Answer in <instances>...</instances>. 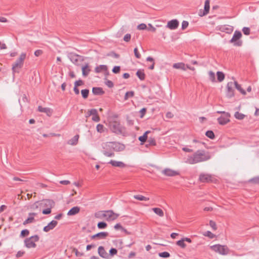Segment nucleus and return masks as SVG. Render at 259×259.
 Returning a JSON list of instances; mask_svg holds the SVG:
<instances>
[{
    "label": "nucleus",
    "instance_id": "nucleus-1",
    "mask_svg": "<svg viewBox=\"0 0 259 259\" xmlns=\"http://www.w3.org/2000/svg\"><path fill=\"white\" fill-rule=\"evenodd\" d=\"M211 158L209 153L204 150H199L195 152L192 156H189L186 162L193 164L197 163L207 161Z\"/></svg>",
    "mask_w": 259,
    "mask_h": 259
},
{
    "label": "nucleus",
    "instance_id": "nucleus-2",
    "mask_svg": "<svg viewBox=\"0 0 259 259\" xmlns=\"http://www.w3.org/2000/svg\"><path fill=\"white\" fill-rule=\"evenodd\" d=\"M109 126L110 130L114 133L120 135L122 134L124 128L120 124V122L116 120L109 122Z\"/></svg>",
    "mask_w": 259,
    "mask_h": 259
},
{
    "label": "nucleus",
    "instance_id": "nucleus-3",
    "mask_svg": "<svg viewBox=\"0 0 259 259\" xmlns=\"http://www.w3.org/2000/svg\"><path fill=\"white\" fill-rule=\"evenodd\" d=\"M26 53L21 54L19 58L16 60L15 63L12 66V70L13 73H19L20 69L22 67L24 61L26 58Z\"/></svg>",
    "mask_w": 259,
    "mask_h": 259
},
{
    "label": "nucleus",
    "instance_id": "nucleus-4",
    "mask_svg": "<svg viewBox=\"0 0 259 259\" xmlns=\"http://www.w3.org/2000/svg\"><path fill=\"white\" fill-rule=\"evenodd\" d=\"M112 145V142H105L102 144V153L105 156L110 157L114 156L115 154L113 152L114 148Z\"/></svg>",
    "mask_w": 259,
    "mask_h": 259
},
{
    "label": "nucleus",
    "instance_id": "nucleus-5",
    "mask_svg": "<svg viewBox=\"0 0 259 259\" xmlns=\"http://www.w3.org/2000/svg\"><path fill=\"white\" fill-rule=\"evenodd\" d=\"M210 248L214 251L220 253V254L225 255L229 253V249L226 245H222L220 244H215L210 246Z\"/></svg>",
    "mask_w": 259,
    "mask_h": 259
},
{
    "label": "nucleus",
    "instance_id": "nucleus-6",
    "mask_svg": "<svg viewBox=\"0 0 259 259\" xmlns=\"http://www.w3.org/2000/svg\"><path fill=\"white\" fill-rule=\"evenodd\" d=\"M39 237L37 235L31 236L29 238H26L24 240L25 246L28 248H35L36 246L35 242L39 240Z\"/></svg>",
    "mask_w": 259,
    "mask_h": 259
},
{
    "label": "nucleus",
    "instance_id": "nucleus-7",
    "mask_svg": "<svg viewBox=\"0 0 259 259\" xmlns=\"http://www.w3.org/2000/svg\"><path fill=\"white\" fill-rule=\"evenodd\" d=\"M41 204L44 206H48L49 208L44 209L42 213L44 214H48L51 212V208L55 205V202L51 199H45L42 200Z\"/></svg>",
    "mask_w": 259,
    "mask_h": 259
},
{
    "label": "nucleus",
    "instance_id": "nucleus-8",
    "mask_svg": "<svg viewBox=\"0 0 259 259\" xmlns=\"http://www.w3.org/2000/svg\"><path fill=\"white\" fill-rule=\"evenodd\" d=\"M241 37V32L240 31L236 30L229 42L233 43L234 46H241L242 44V41L240 40Z\"/></svg>",
    "mask_w": 259,
    "mask_h": 259
},
{
    "label": "nucleus",
    "instance_id": "nucleus-9",
    "mask_svg": "<svg viewBox=\"0 0 259 259\" xmlns=\"http://www.w3.org/2000/svg\"><path fill=\"white\" fill-rule=\"evenodd\" d=\"M68 57L70 61L76 65H79L80 63L83 61L82 56L74 53H70Z\"/></svg>",
    "mask_w": 259,
    "mask_h": 259
},
{
    "label": "nucleus",
    "instance_id": "nucleus-10",
    "mask_svg": "<svg viewBox=\"0 0 259 259\" xmlns=\"http://www.w3.org/2000/svg\"><path fill=\"white\" fill-rule=\"evenodd\" d=\"M118 217L119 214L114 213L112 210L106 211V220L107 221L115 220Z\"/></svg>",
    "mask_w": 259,
    "mask_h": 259
},
{
    "label": "nucleus",
    "instance_id": "nucleus-11",
    "mask_svg": "<svg viewBox=\"0 0 259 259\" xmlns=\"http://www.w3.org/2000/svg\"><path fill=\"white\" fill-rule=\"evenodd\" d=\"M234 83L233 82H229L227 84V96L230 98L234 96V89H233Z\"/></svg>",
    "mask_w": 259,
    "mask_h": 259
},
{
    "label": "nucleus",
    "instance_id": "nucleus-12",
    "mask_svg": "<svg viewBox=\"0 0 259 259\" xmlns=\"http://www.w3.org/2000/svg\"><path fill=\"white\" fill-rule=\"evenodd\" d=\"M199 180L201 183H209L212 182V177L211 175L202 173L199 175Z\"/></svg>",
    "mask_w": 259,
    "mask_h": 259
},
{
    "label": "nucleus",
    "instance_id": "nucleus-13",
    "mask_svg": "<svg viewBox=\"0 0 259 259\" xmlns=\"http://www.w3.org/2000/svg\"><path fill=\"white\" fill-rule=\"evenodd\" d=\"M209 0H206L205 1L204 10L202 11L201 10H200L199 12V15L202 17L207 15L209 13Z\"/></svg>",
    "mask_w": 259,
    "mask_h": 259
},
{
    "label": "nucleus",
    "instance_id": "nucleus-14",
    "mask_svg": "<svg viewBox=\"0 0 259 259\" xmlns=\"http://www.w3.org/2000/svg\"><path fill=\"white\" fill-rule=\"evenodd\" d=\"M179 24L177 19H173L168 22L166 27L171 30H174L178 28Z\"/></svg>",
    "mask_w": 259,
    "mask_h": 259
},
{
    "label": "nucleus",
    "instance_id": "nucleus-15",
    "mask_svg": "<svg viewBox=\"0 0 259 259\" xmlns=\"http://www.w3.org/2000/svg\"><path fill=\"white\" fill-rule=\"evenodd\" d=\"M230 117V114L227 113L225 116H222L218 118V121L219 124L221 125H225L230 121L229 117Z\"/></svg>",
    "mask_w": 259,
    "mask_h": 259
},
{
    "label": "nucleus",
    "instance_id": "nucleus-16",
    "mask_svg": "<svg viewBox=\"0 0 259 259\" xmlns=\"http://www.w3.org/2000/svg\"><path fill=\"white\" fill-rule=\"evenodd\" d=\"M162 173L168 177H173L179 175V172L169 168H165L162 171Z\"/></svg>",
    "mask_w": 259,
    "mask_h": 259
},
{
    "label": "nucleus",
    "instance_id": "nucleus-17",
    "mask_svg": "<svg viewBox=\"0 0 259 259\" xmlns=\"http://www.w3.org/2000/svg\"><path fill=\"white\" fill-rule=\"evenodd\" d=\"M58 224L56 221H52L47 226L44 227L43 231L46 232H48L51 230H53Z\"/></svg>",
    "mask_w": 259,
    "mask_h": 259
},
{
    "label": "nucleus",
    "instance_id": "nucleus-18",
    "mask_svg": "<svg viewBox=\"0 0 259 259\" xmlns=\"http://www.w3.org/2000/svg\"><path fill=\"white\" fill-rule=\"evenodd\" d=\"M109 234L107 232H102L97 233L91 236L92 239L98 238V239H103L106 238L108 236Z\"/></svg>",
    "mask_w": 259,
    "mask_h": 259
},
{
    "label": "nucleus",
    "instance_id": "nucleus-19",
    "mask_svg": "<svg viewBox=\"0 0 259 259\" xmlns=\"http://www.w3.org/2000/svg\"><path fill=\"white\" fill-rule=\"evenodd\" d=\"M98 252L99 255L101 257H102L103 258H108L109 255H108V253L105 251L103 246H99L98 248Z\"/></svg>",
    "mask_w": 259,
    "mask_h": 259
},
{
    "label": "nucleus",
    "instance_id": "nucleus-20",
    "mask_svg": "<svg viewBox=\"0 0 259 259\" xmlns=\"http://www.w3.org/2000/svg\"><path fill=\"white\" fill-rule=\"evenodd\" d=\"M113 148V152H114V151H120L124 149V146L123 145L119 143H116V142H112V145Z\"/></svg>",
    "mask_w": 259,
    "mask_h": 259
},
{
    "label": "nucleus",
    "instance_id": "nucleus-21",
    "mask_svg": "<svg viewBox=\"0 0 259 259\" xmlns=\"http://www.w3.org/2000/svg\"><path fill=\"white\" fill-rule=\"evenodd\" d=\"M38 110L40 112H44L47 114L49 116H50L52 114V110L50 108L42 107L41 106L38 107Z\"/></svg>",
    "mask_w": 259,
    "mask_h": 259
},
{
    "label": "nucleus",
    "instance_id": "nucleus-22",
    "mask_svg": "<svg viewBox=\"0 0 259 259\" xmlns=\"http://www.w3.org/2000/svg\"><path fill=\"white\" fill-rule=\"evenodd\" d=\"M109 163L111 164L113 166L115 167H119L121 168H123L125 167L126 165L121 161H117L113 160H111Z\"/></svg>",
    "mask_w": 259,
    "mask_h": 259
},
{
    "label": "nucleus",
    "instance_id": "nucleus-23",
    "mask_svg": "<svg viewBox=\"0 0 259 259\" xmlns=\"http://www.w3.org/2000/svg\"><path fill=\"white\" fill-rule=\"evenodd\" d=\"M93 94L95 95H102L105 93L103 89L100 87H94L92 89Z\"/></svg>",
    "mask_w": 259,
    "mask_h": 259
},
{
    "label": "nucleus",
    "instance_id": "nucleus-24",
    "mask_svg": "<svg viewBox=\"0 0 259 259\" xmlns=\"http://www.w3.org/2000/svg\"><path fill=\"white\" fill-rule=\"evenodd\" d=\"M80 211V207L74 206L71 208L67 212L68 215H74L78 213Z\"/></svg>",
    "mask_w": 259,
    "mask_h": 259
},
{
    "label": "nucleus",
    "instance_id": "nucleus-25",
    "mask_svg": "<svg viewBox=\"0 0 259 259\" xmlns=\"http://www.w3.org/2000/svg\"><path fill=\"white\" fill-rule=\"evenodd\" d=\"M79 139V135H76L74 136L72 138L70 139L68 142L67 144L70 145H76L78 143Z\"/></svg>",
    "mask_w": 259,
    "mask_h": 259
},
{
    "label": "nucleus",
    "instance_id": "nucleus-26",
    "mask_svg": "<svg viewBox=\"0 0 259 259\" xmlns=\"http://www.w3.org/2000/svg\"><path fill=\"white\" fill-rule=\"evenodd\" d=\"M35 215V213H29V217L23 222V225L32 223L34 220V216Z\"/></svg>",
    "mask_w": 259,
    "mask_h": 259
},
{
    "label": "nucleus",
    "instance_id": "nucleus-27",
    "mask_svg": "<svg viewBox=\"0 0 259 259\" xmlns=\"http://www.w3.org/2000/svg\"><path fill=\"white\" fill-rule=\"evenodd\" d=\"M107 69V66L106 65H100L95 68V71L96 73H100L102 71H106Z\"/></svg>",
    "mask_w": 259,
    "mask_h": 259
},
{
    "label": "nucleus",
    "instance_id": "nucleus-28",
    "mask_svg": "<svg viewBox=\"0 0 259 259\" xmlns=\"http://www.w3.org/2000/svg\"><path fill=\"white\" fill-rule=\"evenodd\" d=\"M150 132L149 131H146L145 132V133L143 134V136H140L139 137V140L141 142V144H143L144 143L147 141L148 139V134L150 133Z\"/></svg>",
    "mask_w": 259,
    "mask_h": 259
},
{
    "label": "nucleus",
    "instance_id": "nucleus-29",
    "mask_svg": "<svg viewBox=\"0 0 259 259\" xmlns=\"http://www.w3.org/2000/svg\"><path fill=\"white\" fill-rule=\"evenodd\" d=\"M95 217L100 219H106V211H98L95 213Z\"/></svg>",
    "mask_w": 259,
    "mask_h": 259
},
{
    "label": "nucleus",
    "instance_id": "nucleus-30",
    "mask_svg": "<svg viewBox=\"0 0 259 259\" xmlns=\"http://www.w3.org/2000/svg\"><path fill=\"white\" fill-rule=\"evenodd\" d=\"M136 75L141 80H144L145 79V74L143 70H138Z\"/></svg>",
    "mask_w": 259,
    "mask_h": 259
},
{
    "label": "nucleus",
    "instance_id": "nucleus-31",
    "mask_svg": "<svg viewBox=\"0 0 259 259\" xmlns=\"http://www.w3.org/2000/svg\"><path fill=\"white\" fill-rule=\"evenodd\" d=\"M173 67L176 69H181L186 70L185 65L183 63H177L173 65Z\"/></svg>",
    "mask_w": 259,
    "mask_h": 259
},
{
    "label": "nucleus",
    "instance_id": "nucleus-32",
    "mask_svg": "<svg viewBox=\"0 0 259 259\" xmlns=\"http://www.w3.org/2000/svg\"><path fill=\"white\" fill-rule=\"evenodd\" d=\"M90 71V69L89 68L88 64H86L85 66L82 67V72L83 76H88Z\"/></svg>",
    "mask_w": 259,
    "mask_h": 259
},
{
    "label": "nucleus",
    "instance_id": "nucleus-33",
    "mask_svg": "<svg viewBox=\"0 0 259 259\" xmlns=\"http://www.w3.org/2000/svg\"><path fill=\"white\" fill-rule=\"evenodd\" d=\"M235 86L236 89L238 90L242 94L246 95V92L242 88L240 84H238L237 81H234L233 83Z\"/></svg>",
    "mask_w": 259,
    "mask_h": 259
},
{
    "label": "nucleus",
    "instance_id": "nucleus-34",
    "mask_svg": "<svg viewBox=\"0 0 259 259\" xmlns=\"http://www.w3.org/2000/svg\"><path fill=\"white\" fill-rule=\"evenodd\" d=\"M146 147H148L150 146H155L156 145V141L154 138H149L147 141Z\"/></svg>",
    "mask_w": 259,
    "mask_h": 259
},
{
    "label": "nucleus",
    "instance_id": "nucleus-35",
    "mask_svg": "<svg viewBox=\"0 0 259 259\" xmlns=\"http://www.w3.org/2000/svg\"><path fill=\"white\" fill-rule=\"evenodd\" d=\"M153 211L159 217H162L164 216V212L163 210L159 208H153Z\"/></svg>",
    "mask_w": 259,
    "mask_h": 259
},
{
    "label": "nucleus",
    "instance_id": "nucleus-36",
    "mask_svg": "<svg viewBox=\"0 0 259 259\" xmlns=\"http://www.w3.org/2000/svg\"><path fill=\"white\" fill-rule=\"evenodd\" d=\"M217 79L218 81L222 82L225 78V74L223 72L218 71L217 72Z\"/></svg>",
    "mask_w": 259,
    "mask_h": 259
},
{
    "label": "nucleus",
    "instance_id": "nucleus-37",
    "mask_svg": "<svg viewBox=\"0 0 259 259\" xmlns=\"http://www.w3.org/2000/svg\"><path fill=\"white\" fill-rule=\"evenodd\" d=\"M134 198L137 200L140 201H147L149 199V198L146 197L143 195H136L134 196Z\"/></svg>",
    "mask_w": 259,
    "mask_h": 259
},
{
    "label": "nucleus",
    "instance_id": "nucleus-38",
    "mask_svg": "<svg viewBox=\"0 0 259 259\" xmlns=\"http://www.w3.org/2000/svg\"><path fill=\"white\" fill-rule=\"evenodd\" d=\"M135 95V92L134 91H129L127 92L124 96V100H127L129 98H132L134 97Z\"/></svg>",
    "mask_w": 259,
    "mask_h": 259
},
{
    "label": "nucleus",
    "instance_id": "nucleus-39",
    "mask_svg": "<svg viewBox=\"0 0 259 259\" xmlns=\"http://www.w3.org/2000/svg\"><path fill=\"white\" fill-rule=\"evenodd\" d=\"M234 116L237 119L242 120L245 117V115L237 111L235 113Z\"/></svg>",
    "mask_w": 259,
    "mask_h": 259
},
{
    "label": "nucleus",
    "instance_id": "nucleus-40",
    "mask_svg": "<svg viewBox=\"0 0 259 259\" xmlns=\"http://www.w3.org/2000/svg\"><path fill=\"white\" fill-rule=\"evenodd\" d=\"M82 97L84 99H87L89 94V90L88 89H84L81 91Z\"/></svg>",
    "mask_w": 259,
    "mask_h": 259
},
{
    "label": "nucleus",
    "instance_id": "nucleus-41",
    "mask_svg": "<svg viewBox=\"0 0 259 259\" xmlns=\"http://www.w3.org/2000/svg\"><path fill=\"white\" fill-rule=\"evenodd\" d=\"M185 241L183 238L181 240L178 241L176 243L177 245L180 246L182 248H185L186 246V244L185 243Z\"/></svg>",
    "mask_w": 259,
    "mask_h": 259
},
{
    "label": "nucleus",
    "instance_id": "nucleus-42",
    "mask_svg": "<svg viewBox=\"0 0 259 259\" xmlns=\"http://www.w3.org/2000/svg\"><path fill=\"white\" fill-rule=\"evenodd\" d=\"M205 135L210 139H214L215 138L214 133L212 131H207L205 133Z\"/></svg>",
    "mask_w": 259,
    "mask_h": 259
},
{
    "label": "nucleus",
    "instance_id": "nucleus-43",
    "mask_svg": "<svg viewBox=\"0 0 259 259\" xmlns=\"http://www.w3.org/2000/svg\"><path fill=\"white\" fill-rule=\"evenodd\" d=\"M107 226V224L104 222H100L97 224V227L100 229H105Z\"/></svg>",
    "mask_w": 259,
    "mask_h": 259
},
{
    "label": "nucleus",
    "instance_id": "nucleus-44",
    "mask_svg": "<svg viewBox=\"0 0 259 259\" xmlns=\"http://www.w3.org/2000/svg\"><path fill=\"white\" fill-rule=\"evenodd\" d=\"M29 234V231L27 229H24L21 231L20 237L23 238L27 236Z\"/></svg>",
    "mask_w": 259,
    "mask_h": 259
},
{
    "label": "nucleus",
    "instance_id": "nucleus-45",
    "mask_svg": "<svg viewBox=\"0 0 259 259\" xmlns=\"http://www.w3.org/2000/svg\"><path fill=\"white\" fill-rule=\"evenodd\" d=\"M248 182L255 184H259V176L254 177L250 179Z\"/></svg>",
    "mask_w": 259,
    "mask_h": 259
},
{
    "label": "nucleus",
    "instance_id": "nucleus-46",
    "mask_svg": "<svg viewBox=\"0 0 259 259\" xmlns=\"http://www.w3.org/2000/svg\"><path fill=\"white\" fill-rule=\"evenodd\" d=\"M209 78V79L212 82H214L215 81V74L212 71H210L208 72Z\"/></svg>",
    "mask_w": 259,
    "mask_h": 259
},
{
    "label": "nucleus",
    "instance_id": "nucleus-47",
    "mask_svg": "<svg viewBox=\"0 0 259 259\" xmlns=\"http://www.w3.org/2000/svg\"><path fill=\"white\" fill-rule=\"evenodd\" d=\"M158 255L160 257H164V258H167V257H168L170 256L169 253L168 252H166V251L160 252V253H159Z\"/></svg>",
    "mask_w": 259,
    "mask_h": 259
},
{
    "label": "nucleus",
    "instance_id": "nucleus-48",
    "mask_svg": "<svg viewBox=\"0 0 259 259\" xmlns=\"http://www.w3.org/2000/svg\"><path fill=\"white\" fill-rule=\"evenodd\" d=\"M104 126L101 124H98L97 125L96 128L98 132L102 133L104 132Z\"/></svg>",
    "mask_w": 259,
    "mask_h": 259
},
{
    "label": "nucleus",
    "instance_id": "nucleus-49",
    "mask_svg": "<svg viewBox=\"0 0 259 259\" xmlns=\"http://www.w3.org/2000/svg\"><path fill=\"white\" fill-rule=\"evenodd\" d=\"M114 227L115 230L120 229L122 231L126 232V229L122 227V226L119 223L116 224Z\"/></svg>",
    "mask_w": 259,
    "mask_h": 259
},
{
    "label": "nucleus",
    "instance_id": "nucleus-50",
    "mask_svg": "<svg viewBox=\"0 0 259 259\" xmlns=\"http://www.w3.org/2000/svg\"><path fill=\"white\" fill-rule=\"evenodd\" d=\"M242 31L245 35H248L250 33V30L249 27H244L242 29Z\"/></svg>",
    "mask_w": 259,
    "mask_h": 259
},
{
    "label": "nucleus",
    "instance_id": "nucleus-51",
    "mask_svg": "<svg viewBox=\"0 0 259 259\" xmlns=\"http://www.w3.org/2000/svg\"><path fill=\"white\" fill-rule=\"evenodd\" d=\"M72 252L75 253L76 256H82L84 255L83 253L79 252L75 248L73 249Z\"/></svg>",
    "mask_w": 259,
    "mask_h": 259
},
{
    "label": "nucleus",
    "instance_id": "nucleus-52",
    "mask_svg": "<svg viewBox=\"0 0 259 259\" xmlns=\"http://www.w3.org/2000/svg\"><path fill=\"white\" fill-rule=\"evenodd\" d=\"M125 32V29L123 27H122L120 30L116 34V37H120L122 35V34Z\"/></svg>",
    "mask_w": 259,
    "mask_h": 259
},
{
    "label": "nucleus",
    "instance_id": "nucleus-53",
    "mask_svg": "<svg viewBox=\"0 0 259 259\" xmlns=\"http://www.w3.org/2000/svg\"><path fill=\"white\" fill-rule=\"evenodd\" d=\"M105 84L109 88H113L114 86V84L112 81L106 79L105 81Z\"/></svg>",
    "mask_w": 259,
    "mask_h": 259
},
{
    "label": "nucleus",
    "instance_id": "nucleus-54",
    "mask_svg": "<svg viewBox=\"0 0 259 259\" xmlns=\"http://www.w3.org/2000/svg\"><path fill=\"white\" fill-rule=\"evenodd\" d=\"M89 116H90V115L94 116L98 114L97 110L96 109H92L90 111H89Z\"/></svg>",
    "mask_w": 259,
    "mask_h": 259
},
{
    "label": "nucleus",
    "instance_id": "nucleus-55",
    "mask_svg": "<svg viewBox=\"0 0 259 259\" xmlns=\"http://www.w3.org/2000/svg\"><path fill=\"white\" fill-rule=\"evenodd\" d=\"M209 225L212 228V229L213 230H217V225H216L214 221L210 220L209 221Z\"/></svg>",
    "mask_w": 259,
    "mask_h": 259
},
{
    "label": "nucleus",
    "instance_id": "nucleus-56",
    "mask_svg": "<svg viewBox=\"0 0 259 259\" xmlns=\"http://www.w3.org/2000/svg\"><path fill=\"white\" fill-rule=\"evenodd\" d=\"M146 28H147V26L144 23H141V24H139V25H138V26H137V28L139 30H144V29H146Z\"/></svg>",
    "mask_w": 259,
    "mask_h": 259
},
{
    "label": "nucleus",
    "instance_id": "nucleus-57",
    "mask_svg": "<svg viewBox=\"0 0 259 259\" xmlns=\"http://www.w3.org/2000/svg\"><path fill=\"white\" fill-rule=\"evenodd\" d=\"M120 67L119 66H116L112 69V72L114 73H118L120 72Z\"/></svg>",
    "mask_w": 259,
    "mask_h": 259
},
{
    "label": "nucleus",
    "instance_id": "nucleus-58",
    "mask_svg": "<svg viewBox=\"0 0 259 259\" xmlns=\"http://www.w3.org/2000/svg\"><path fill=\"white\" fill-rule=\"evenodd\" d=\"M117 253V250L116 249L114 248H111L109 250L110 255H111V256L116 254Z\"/></svg>",
    "mask_w": 259,
    "mask_h": 259
},
{
    "label": "nucleus",
    "instance_id": "nucleus-59",
    "mask_svg": "<svg viewBox=\"0 0 259 259\" xmlns=\"http://www.w3.org/2000/svg\"><path fill=\"white\" fill-rule=\"evenodd\" d=\"M189 25V22L187 21H183L182 23V29H185Z\"/></svg>",
    "mask_w": 259,
    "mask_h": 259
},
{
    "label": "nucleus",
    "instance_id": "nucleus-60",
    "mask_svg": "<svg viewBox=\"0 0 259 259\" xmlns=\"http://www.w3.org/2000/svg\"><path fill=\"white\" fill-rule=\"evenodd\" d=\"M107 55L109 56H111L115 58H118L119 57V55L114 52H111L109 53Z\"/></svg>",
    "mask_w": 259,
    "mask_h": 259
},
{
    "label": "nucleus",
    "instance_id": "nucleus-61",
    "mask_svg": "<svg viewBox=\"0 0 259 259\" xmlns=\"http://www.w3.org/2000/svg\"><path fill=\"white\" fill-rule=\"evenodd\" d=\"M134 52L135 55L137 58L139 59L141 58V54L138 52V50L137 48H136L134 49Z\"/></svg>",
    "mask_w": 259,
    "mask_h": 259
},
{
    "label": "nucleus",
    "instance_id": "nucleus-62",
    "mask_svg": "<svg viewBox=\"0 0 259 259\" xmlns=\"http://www.w3.org/2000/svg\"><path fill=\"white\" fill-rule=\"evenodd\" d=\"M131 35L129 33L125 34L123 37V40L126 42H128L131 40Z\"/></svg>",
    "mask_w": 259,
    "mask_h": 259
},
{
    "label": "nucleus",
    "instance_id": "nucleus-63",
    "mask_svg": "<svg viewBox=\"0 0 259 259\" xmlns=\"http://www.w3.org/2000/svg\"><path fill=\"white\" fill-rule=\"evenodd\" d=\"M147 109L146 108H143L140 111V113L141 114L140 117L143 118L144 116L145 115Z\"/></svg>",
    "mask_w": 259,
    "mask_h": 259
},
{
    "label": "nucleus",
    "instance_id": "nucleus-64",
    "mask_svg": "<svg viewBox=\"0 0 259 259\" xmlns=\"http://www.w3.org/2000/svg\"><path fill=\"white\" fill-rule=\"evenodd\" d=\"M25 252L24 251L20 250L18 251L16 255V257L19 258L21 256H22L24 254Z\"/></svg>",
    "mask_w": 259,
    "mask_h": 259
}]
</instances>
